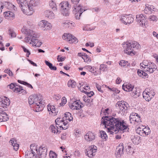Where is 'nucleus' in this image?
Returning <instances> with one entry per match:
<instances>
[{"instance_id":"nucleus-1","label":"nucleus","mask_w":158,"mask_h":158,"mask_svg":"<svg viewBox=\"0 0 158 158\" xmlns=\"http://www.w3.org/2000/svg\"><path fill=\"white\" fill-rule=\"evenodd\" d=\"M103 119L101 125H104L108 132L116 134L119 131H123L127 128L126 124L123 121L121 122L118 120V119Z\"/></svg>"},{"instance_id":"nucleus-2","label":"nucleus","mask_w":158,"mask_h":158,"mask_svg":"<svg viewBox=\"0 0 158 158\" xmlns=\"http://www.w3.org/2000/svg\"><path fill=\"white\" fill-rule=\"evenodd\" d=\"M28 101L30 104L33 105L34 110L39 112L43 110L42 102L40 94L30 96L29 97Z\"/></svg>"},{"instance_id":"nucleus-3","label":"nucleus","mask_w":158,"mask_h":158,"mask_svg":"<svg viewBox=\"0 0 158 158\" xmlns=\"http://www.w3.org/2000/svg\"><path fill=\"white\" fill-rule=\"evenodd\" d=\"M124 49V52L130 55H134L135 54V50L138 49L140 47V45L136 42H127L123 44Z\"/></svg>"},{"instance_id":"nucleus-4","label":"nucleus","mask_w":158,"mask_h":158,"mask_svg":"<svg viewBox=\"0 0 158 158\" xmlns=\"http://www.w3.org/2000/svg\"><path fill=\"white\" fill-rule=\"evenodd\" d=\"M116 107H118L119 111L118 114H120L123 116L127 112V110L130 106L127 103L124 101H118L116 104Z\"/></svg>"},{"instance_id":"nucleus-5","label":"nucleus","mask_w":158,"mask_h":158,"mask_svg":"<svg viewBox=\"0 0 158 158\" xmlns=\"http://www.w3.org/2000/svg\"><path fill=\"white\" fill-rule=\"evenodd\" d=\"M60 10L63 15L67 16L69 14V9L71 6L67 2H63L59 4Z\"/></svg>"},{"instance_id":"nucleus-6","label":"nucleus","mask_w":158,"mask_h":158,"mask_svg":"<svg viewBox=\"0 0 158 158\" xmlns=\"http://www.w3.org/2000/svg\"><path fill=\"white\" fill-rule=\"evenodd\" d=\"M73 13L75 15V17L76 19H79L82 13L85 11L86 10L83 8L82 6L80 5L76 6H74L73 7Z\"/></svg>"},{"instance_id":"nucleus-7","label":"nucleus","mask_w":158,"mask_h":158,"mask_svg":"<svg viewBox=\"0 0 158 158\" xmlns=\"http://www.w3.org/2000/svg\"><path fill=\"white\" fill-rule=\"evenodd\" d=\"M136 20L140 26L146 27L148 23L146 20V17L142 14L137 15L136 16Z\"/></svg>"},{"instance_id":"nucleus-8","label":"nucleus","mask_w":158,"mask_h":158,"mask_svg":"<svg viewBox=\"0 0 158 158\" xmlns=\"http://www.w3.org/2000/svg\"><path fill=\"white\" fill-rule=\"evenodd\" d=\"M97 150V148L96 146L92 145L85 149V153L88 156L92 158L95 155Z\"/></svg>"},{"instance_id":"nucleus-9","label":"nucleus","mask_w":158,"mask_h":158,"mask_svg":"<svg viewBox=\"0 0 158 158\" xmlns=\"http://www.w3.org/2000/svg\"><path fill=\"white\" fill-rule=\"evenodd\" d=\"M32 6L28 4L27 3L26 5L24 4L23 7L21 8V9L25 14L28 15H31L34 12Z\"/></svg>"},{"instance_id":"nucleus-10","label":"nucleus","mask_w":158,"mask_h":158,"mask_svg":"<svg viewBox=\"0 0 158 158\" xmlns=\"http://www.w3.org/2000/svg\"><path fill=\"white\" fill-rule=\"evenodd\" d=\"M47 149L45 147L40 146L38 149L37 155L40 158H45L47 155Z\"/></svg>"},{"instance_id":"nucleus-11","label":"nucleus","mask_w":158,"mask_h":158,"mask_svg":"<svg viewBox=\"0 0 158 158\" xmlns=\"http://www.w3.org/2000/svg\"><path fill=\"white\" fill-rule=\"evenodd\" d=\"M121 21L125 24H130L132 23L134 20V19L131 16L126 15L121 17Z\"/></svg>"},{"instance_id":"nucleus-12","label":"nucleus","mask_w":158,"mask_h":158,"mask_svg":"<svg viewBox=\"0 0 158 158\" xmlns=\"http://www.w3.org/2000/svg\"><path fill=\"white\" fill-rule=\"evenodd\" d=\"M38 25L39 27L42 28V29L44 30H49L52 27L51 23L45 20H43L40 21Z\"/></svg>"},{"instance_id":"nucleus-13","label":"nucleus","mask_w":158,"mask_h":158,"mask_svg":"<svg viewBox=\"0 0 158 158\" xmlns=\"http://www.w3.org/2000/svg\"><path fill=\"white\" fill-rule=\"evenodd\" d=\"M124 150V148L123 143H121L119 144V145L117 146L116 148V151L117 153H116V154L117 158H119L123 154Z\"/></svg>"},{"instance_id":"nucleus-14","label":"nucleus","mask_w":158,"mask_h":158,"mask_svg":"<svg viewBox=\"0 0 158 158\" xmlns=\"http://www.w3.org/2000/svg\"><path fill=\"white\" fill-rule=\"evenodd\" d=\"M78 101H75L71 102L69 104V107L72 110H79L81 107V105Z\"/></svg>"},{"instance_id":"nucleus-15","label":"nucleus","mask_w":158,"mask_h":158,"mask_svg":"<svg viewBox=\"0 0 158 158\" xmlns=\"http://www.w3.org/2000/svg\"><path fill=\"white\" fill-rule=\"evenodd\" d=\"M129 121L132 125H134L135 126L141 127H144V126L143 125L142 121L141 119H129Z\"/></svg>"},{"instance_id":"nucleus-16","label":"nucleus","mask_w":158,"mask_h":158,"mask_svg":"<svg viewBox=\"0 0 158 158\" xmlns=\"http://www.w3.org/2000/svg\"><path fill=\"white\" fill-rule=\"evenodd\" d=\"M157 69L156 65L153 63L150 62L148 66L145 71L149 72L150 73H152Z\"/></svg>"},{"instance_id":"nucleus-17","label":"nucleus","mask_w":158,"mask_h":158,"mask_svg":"<svg viewBox=\"0 0 158 158\" xmlns=\"http://www.w3.org/2000/svg\"><path fill=\"white\" fill-rule=\"evenodd\" d=\"M112 110L109 108H106L104 110L103 112L102 111L101 112V114L102 115L103 117L102 118H109V117H111V112Z\"/></svg>"},{"instance_id":"nucleus-18","label":"nucleus","mask_w":158,"mask_h":158,"mask_svg":"<svg viewBox=\"0 0 158 158\" xmlns=\"http://www.w3.org/2000/svg\"><path fill=\"white\" fill-rule=\"evenodd\" d=\"M85 139L87 141H91L95 139L94 133L91 132H88L84 136Z\"/></svg>"},{"instance_id":"nucleus-19","label":"nucleus","mask_w":158,"mask_h":158,"mask_svg":"<svg viewBox=\"0 0 158 158\" xmlns=\"http://www.w3.org/2000/svg\"><path fill=\"white\" fill-rule=\"evenodd\" d=\"M1 7H4L8 9L11 10L14 9L15 6L10 2H2Z\"/></svg>"},{"instance_id":"nucleus-20","label":"nucleus","mask_w":158,"mask_h":158,"mask_svg":"<svg viewBox=\"0 0 158 158\" xmlns=\"http://www.w3.org/2000/svg\"><path fill=\"white\" fill-rule=\"evenodd\" d=\"M67 40L70 43H77L78 42V40L75 36L71 34H68L67 36Z\"/></svg>"},{"instance_id":"nucleus-21","label":"nucleus","mask_w":158,"mask_h":158,"mask_svg":"<svg viewBox=\"0 0 158 158\" xmlns=\"http://www.w3.org/2000/svg\"><path fill=\"white\" fill-rule=\"evenodd\" d=\"M21 31L24 34L29 36L31 37L32 36H35V32L29 29L23 28L21 30Z\"/></svg>"},{"instance_id":"nucleus-22","label":"nucleus","mask_w":158,"mask_h":158,"mask_svg":"<svg viewBox=\"0 0 158 158\" xmlns=\"http://www.w3.org/2000/svg\"><path fill=\"white\" fill-rule=\"evenodd\" d=\"M4 15L5 18L8 19L12 20L14 18L15 15L14 13L9 11L4 12Z\"/></svg>"},{"instance_id":"nucleus-23","label":"nucleus","mask_w":158,"mask_h":158,"mask_svg":"<svg viewBox=\"0 0 158 158\" xmlns=\"http://www.w3.org/2000/svg\"><path fill=\"white\" fill-rule=\"evenodd\" d=\"M9 143L13 146V149L15 151H17L19 148V145L17 143L16 140L15 138L11 139Z\"/></svg>"},{"instance_id":"nucleus-24","label":"nucleus","mask_w":158,"mask_h":158,"mask_svg":"<svg viewBox=\"0 0 158 158\" xmlns=\"http://www.w3.org/2000/svg\"><path fill=\"white\" fill-rule=\"evenodd\" d=\"M45 16L49 19H52L55 18V15L53 12L49 10H47L44 13Z\"/></svg>"},{"instance_id":"nucleus-25","label":"nucleus","mask_w":158,"mask_h":158,"mask_svg":"<svg viewBox=\"0 0 158 158\" xmlns=\"http://www.w3.org/2000/svg\"><path fill=\"white\" fill-rule=\"evenodd\" d=\"M134 86H133L129 84L125 85L124 84L122 86L123 89L125 91L127 92H130L132 91L133 89Z\"/></svg>"},{"instance_id":"nucleus-26","label":"nucleus","mask_w":158,"mask_h":158,"mask_svg":"<svg viewBox=\"0 0 158 158\" xmlns=\"http://www.w3.org/2000/svg\"><path fill=\"white\" fill-rule=\"evenodd\" d=\"M58 127L57 126H54L53 125H51L50 127V129L51 130L52 133H54L55 134H59L60 131L58 130Z\"/></svg>"},{"instance_id":"nucleus-27","label":"nucleus","mask_w":158,"mask_h":158,"mask_svg":"<svg viewBox=\"0 0 158 158\" xmlns=\"http://www.w3.org/2000/svg\"><path fill=\"white\" fill-rule=\"evenodd\" d=\"M2 102L4 105V106L3 107L0 108V109H6V106H8L10 104V100L8 98L6 97H5L3 99H2Z\"/></svg>"},{"instance_id":"nucleus-28","label":"nucleus","mask_w":158,"mask_h":158,"mask_svg":"<svg viewBox=\"0 0 158 158\" xmlns=\"http://www.w3.org/2000/svg\"><path fill=\"white\" fill-rule=\"evenodd\" d=\"M154 6H147L146 5L144 10V12L146 14H150L152 13V10L154 11Z\"/></svg>"},{"instance_id":"nucleus-29","label":"nucleus","mask_w":158,"mask_h":158,"mask_svg":"<svg viewBox=\"0 0 158 158\" xmlns=\"http://www.w3.org/2000/svg\"><path fill=\"white\" fill-rule=\"evenodd\" d=\"M131 140L133 143L135 144H139L140 141V137L138 135L134 136L132 137Z\"/></svg>"},{"instance_id":"nucleus-30","label":"nucleus","mask_w":158,"mask_h":158,"mask_svg":"<svg viewBox=\"0 0 158 158\" xmlns=\"http://www.w3.org/2000/svg\"><path fill=\"white\" fill-rule=\"evenodd\" d=\"M55 122L56 124L60 128H62L63 130H65L68 128V126H67L66 127H62V124L63 123V120H61L60 121L58 120V119H56L55 121Z\"/></svg>"},{"instance_id":"nucleus-31","label":"nucleus","mask_w":158,"mask_h":158,"mask_svg":"<svg viewBox=\"0 0 158 158\" xmlns=\"http://www.w3.org/2000/svg\"><path fill=\"white\" fill-rule=\"evenodd\" d=\"M136 132L140 135L144 136V127H139L136 129Z\"/></svg>"},{"instance_id":"nucleus-32","label":"nucleus","mask_w":158,"mask_h":158,"mask_svg":"<svg viewBox=\"0 0 158 158\" xmlns=\"http://www.w3.org/2000/svg\"><path fill=\"white\" fill-rule=\"evenodd\" d=\"M25 156L26 158H31L35 156L36 155L35 152L29 151L26 152L25 153Z\"/></svg>"},{"instance_id":"nucleus-33","label":"nucleus","mask_w":158,"mask_h":158,"mask_svg":"<svg viewBox=\"0 0 158 158\" xmlns=\"http://www.w3.org/2000/svg\"><path fill=\"white\" fill-rule=\"evenodd\" d=\"M149 63L150 62L147 60H144L142 63L140 64V67L146 69L148 67Z\"/></svg>"},{"instance_id":"nucleus-34","label":"nucleus","mask_w":158,"mask_h":158,"mask_svg":"<svg viewBox=\"0 0 158 158\" xmlns=\"http://www.w3.org/2000/svg\"><path fill=\"white\" fill-rule=\"evenodd\" d=\"M73 23L69 21L66 20L62 24L63 26L65 27L71 28L73 26Z\"/></svg>"},{"instance_id":"nucleus-35","label":"nucleus","mask_w":158,"mask_h":158,"mask_svg":"<svg viewBox=\"0 0 158 158\" xmlns=\"http://www.w3.org/2000/svg\"><path fill=\"white\" fill-rule=\"evenodd\" d=\"M30 148L31 150V152H35L37 155L38 153V150L37 148V146L35 144H32L31 145Z\"/></svg>"},{"instance_id":"nucleus-36","label":"nucleus","mask_w":158,"mask_h":158,"mask_svg":"<svg viewBox=\"0 0 158 158\" xmlns=\"http://www.w3.org/2000/svg\"><path fill=\"white\" fill-rule=\"evenodd\" d=\"M49 5L50 7L54 11L57 10V6L56 4L53 1L51 0L49 2Z\"/></svg>"},{"instance_id":"nucleus-37","label":"nucleus","mask_w":158,"mask_h":158,"mask_svg":"<svg viewBox=\"0 0 158 158\" xmlns=\"http://www.w3.org/2000/svg\"><path fill=\"white\" fill-rule=\"evenodd\" d=\"M143 98L147 101L149 102L150 101L152 98H151V97L150 96V95H149V94H148L147 92H143Z\"/></svg>"},{"instance_id":"nucleus-38","label":"nucleus","mask_w":158,"mask_h":158,"mask_svg":"<svg viewBox=\"0 0 158 158\" xmlns=\"http://www.w3.org/2000/svg\"><path fill=\"white\" fill-rule=\"evenodd\" d=\"M45 63L51 70H56V67L55 66H53L51 63L47 60H45Z\"/></svg>"},{"instance_id":"nucleus-39","label":"nucleus","mask_w":158,"mask_h":158,"mask_svg":"<svg viewBox=\"0 0 158 158\" xmlns=\"http://www.w3.org/2000/svg\"><path fill=\"white\" fill-rule=\"evenodd\" d=\"M68 85L69 87L74 88L76 87V82L73 80H70L68 82Z\"/></svg>"},{"instance_id":"nucleus-40","label":"nucleus","mask_w":158,"mask_h":158,"mask_svg":"<svg viewBox=\"0 0 158 158\" xmlns=\"http://www.w3.org/2000/svg\"><path fill=\"white\" fill-rule=\"evenodd\" d=\"M21 8L23 7L24 4L26 5L27 3V0H16Z\"/></svg>"},{"instance_id":"nucleus-41","label":"nucleus","mask_w":158,"mask_h":158,"mask_svg":"<svg viewBox=\"0 0 158 158\" xmlns=\"http://www.w3.org/2000/svg\"><path fill=\"white\" fill-rule=\"evenodd\" d=\"M137 74L139 77H143V76L147 77L148 76V75L147 73L140 69L138 70Z\"/></svg>"},{"instance_id":"nucleus-42","label":"nucleus","mask_w":158,"mask_h":158,"mask_svg":"<svg viewBox=\"0 0 158 158\" xmlns=\"http://www.w3.org/2000/svg\"><path fill=\"white\" fill-rule=\"evenodd\" d=\"M83 101L87 103H90L93 102V99H91L87 96H84L83 97Z\"/></svg>"},{"instance_id":"nucleus-43","label":"nucleus","mask_w":158,"mask_h":158,"mask_svg":"<svg viewBox=\"0 0 158 158\" xmlns=\"http://www.w3.org/2000/svg\"><path fill=\"white\" fill-rule=\"evenodd\" d=\"M144 127V136L148 135L150 134L151 132V130L148 127H145V126Z\"/></svg>"},{"instance_id":"nucleus-44","label":"nucleus","mask_w":158,"mask_h":158,"mask_svg":"<svg viewBox=\"0 0 158 158\" xmlns=\"http://www.w3.org/2000/svg\"><path fill=\"white\" fill-rule=\"evenodd\" d=\"M23 90V89L22 87H21L19 85H16L15 89H14V92H16L17 93H19L21 92L22 93V91Z\"/></svg>"},{"instance_id":"nucleus-45","label":"nucleus","mask_w":158,"mask_h":158,"mask_svg":"<svg viewBox=\"0 0 158 158\" xmlns=\"http://www.w3.org/2000/svg\"><path fill=\"white\" fill-rule=\"evenodd\" d=\"M119 64L120 65L123 67H127L129 65L128 62L124 60H121Z\"/></svg>"},{"instance_id":"nucleus-46","label":"nucleus","mask_w":158,"mask_h":158,"mask_svg":"<svg viewBox=\"0 0 158 158\" xmlns=\"http://www.w3.org/2000/svg\"><path fill=\"white\" fill-rule=\"evenodd\" d=\"M147 91L148 93L149 94L151 98H152L155 95V92L152 89L150 90V89H147Z\"/></svg>"},{"instance_id":"nucleus-47","label":"nucleus","mask_w":158,"mask_h":158,"mask_svg":"<svg viewBox=\"0 0 158 158\" xmlns=\"http://www.w3.org/2000/svg\"><path fill=\"white\" fill-rule=\"evenodd\" d=\"M34 35L32 36L31 37L32 39L31 40V42L34 43L33 44H34V43H36V42H38V40H37L36 38H37L38 36L37 35L35 34H34Z\"/></svg>"},{"instance_id":"nucleus-48","label":"nucleus","mask_w":158,"mask_h":158,"mask_svg":"<svg viewBox=\"0 0 158 158\" xmlns=\"http://www.w3.org/2000/svg\"><path fill=\"white\" fill-rule=\"evenodd\" d=\"M136 116L138 118H140V117L138 114L135 112H132L130 114V118H134L136 117Z\"/></svg>"},{"instance_id":"nucleus-49","label":"nucleus","mask_w":158,"mask_h":158,"mask_svg":"<svg viewBox=\"0 0 158 158\" xmlns=\"http://www.w3.org/2000/svg\"><path fill=\"white\" fill-rule=\"evenodd\" d=\"M101 137L103 139H106L107 138V136L106 133L104 131H101L100 132Z\"/></svg>"},{"instance_id":"nucleus-50","label":"nucleus","mask_w":158,"mask_h":158,"mask_svg":"<svg viewBox=\"0 0 158 158\" xmlns=\"http://www.w3.org/2000/svg\"><path fill=\"white\" fill-rule=\"evenodd\" d=\"M86 69L90 72L92 73H94L95 71L96 68L95 67H92L90 65H87L86 66Z\"/></svg>"},{"instance_id":"nucleus-51","label":"nucleus","mask_w":158,"mask_h":158,"mask_svg":"<svg viewBox=\"0 0 158 158\" xmlns=\"http://www.w3.org/2000/svg\"><path fill=\"white\" fill-rule=\"evenodd\" d=\"M64 117L67 118H73L71 114L69 112H66L64 114Z\"/></svg>"},{"instance_id":"nucleus-52","label":"nucleus","mask_w":158,"mask_h":158,"mask_svg":"<svg viewBox=\"0 0 158 158\" xmlns=\"http://www.w3.org/2000/svg\"><path fill=\"white\" fill-rule=\"evenodd\" d=\"M84 92L87 95V97H88L90 98H90L94 94V93L93 91H91L90 92L84 91Z\"/></svg>"},{"instance_id":"nucleus-53","label":"nucleus","mask_w":158,"mask_h":158,"mask_svg":"<svg viewBox=\"0 0 158 158\" xmlns=\"http://www.w3.org/2000/svg\"><path fill=\"white\" fill-rule=\"evenodd\" d=\"M57 155L54 152L50 151L49 153V156L50 158H56Z\"/></svg>"},{"instance_id":"nucleus-54","label":"nucleus","mask_w":158,"mask_h":158,"mask_svg":"<svg viewBox=\"0 0 158 158\" xmlns=\"http://www.w3.org/2000/svg\"><path fill=\"white\" fill-rule=\"evenodd\" d=\"M107 66L103 64H101L100 65V70H102L103 71H105L106 70Z\"/></svg>"},{"instance_id":"nucleus-55","label":"nucleus","mask_w":158,"mask_h":158,"mask_svg":"<svg viewBox=\"0 0 158 158\" xmlns=\"http://www.w3.org/2000/svg\"><path fill=\"white\" fill-rule=\"evenodd\" d=\"M17 84L16 83H12L10 85H8L7 86V87H9L10 89H13L14 88L15 89V88L16 85Z\"/></svg>"},{"instance_id":"nucleus-56","label":"nucleus","mask_w":158,"mask_h":158,"mask_svg":"<svg viewBox=\"0 0 158 158\" xmlns=\"http://www.w3.org/2000/svg\"><path fill=\"white\" fill-rule=\"evenodd\" d=\"M9 32L10 35L11 37H15L16 36V33L14 31L11 29L9 30Z\"/></svg>"},{"instance_id":"nucleus-57","label":"nucleus","mask_w":158,"mask_h":158,"mask_svg":"<svg viewBox=\"0 0 158 158\" xmlns=\"http://www.w3.org/2000/svg\"><path fill=\"white\" fill-rule=\"evenodd\" d=\"M58 113V111L56 109L52 110V111L49 112V114L52 116H55Z\"/></svg>"},{"instance_id":"nucleus-58","label":"nucleus","mask_w":158,"mask_h":158,"mask_svg":"<svg viewBox=\"0 0 158 158\" xmlns=\"http://www.w3.org/2000/svg\"><path fill=\"white\" fill-rule=\"evenodd\" d=\"M66 101L67 100L65 97H63L62 98L61 102L60 103V105L61 106H64L66 103Z\"/></svg>"},{"instance_id":"nucleus-59","label":"nucleus","mask_w":158,"mask_h":158,"mask_svg":"<svg viewBox=\"0 0 158 158\" xmlns=\"http://www.w3.org/2000/svg\"><path fill=\"white\" fill-rule=\"evenodd\" d=\"M8 118L9 117L7 116V115L6 113L4 112V113H0V118Z\"/></svg>"},{"instance_id":"nucleus-60","label":"nucleus","mask_w":158,"mask_h":158,"mask_svg":"<svg viewBox=\"0 0 158 158\" xmlns=\"http://www.w3.org/2000/svg\"><path fill=\"white\" fill-rule=\"evenodd\" d=\"M148 19L150 20H152L154 21H156L157 20V17L156 16L154 15L150 16L149 17Z\"/></svg>"},{"instance_id":"nucleus-61","label":"nucleus","mask_w":158,"mask_h":158,"mask_svg":"<svg viewBox=\"0 0 158 158\" xmlns=\"http://www.w3.org/2000/svg\"><path fill=\"white\" fill-rule=\"evenodd\" d=\"M4 72L5 73L8 74L10 76H13V74L12 72L10 69H5L4 71Z\"/></svg>"},{"instance_id":"nucleus-62","label":"nucleus","mask_w":158,"mask_h":158,"mask_svg":"<svg viewBox=\"0 0 158 158\" xmlns=\"http://www.w3.org/2000/svg\"><path fill=\"white\" fill-rule=\"evenodd\" d=\"M65 59V57H61L60 56L58 55L57 56V60L58 61H63Z\"/></svg>"},{"instance_id":"nucleus-63","label":"nucleus","mask_w":158,"mask_h":158,"mask_svg":"<svg viewBox=\"0 0 158 158\" xmlns=\"http://www.w3.org/2000/svg\"><path fill=\"white\" fill-rule=\"evenodd\" d=\"M85 58H82L84 60V61L85 62H90L91 61V60L90 59V57L88 55H87V56H85Z\"/></svg>"},{"instance_id":"nucleus-64","label":"nucleus","mask_w":158,"mask_h":158,"mask_svg":"<svg viewBox=\"0 0 158 158\" xmlns=\"http://www.w3.org/2000/svg\"><path fill=\"white\" fill-rule=\"evenodd\" d=\"M95 29L93 27L92 28H90L89 27H84L83 28V30L84 31H91L94 30Z\"/></svg>"}]
</instances>
